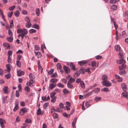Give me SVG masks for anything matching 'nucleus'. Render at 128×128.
<instances>
[{"label":"nucleus","instance_id":"f257e3e1","mask_svg":"<svg viewBox=\"0 0 128 128\" xmlns=\"http://www.w3.org/2000/svg\"><path fill=\"white\" fill-rule=\"evenodd\" d=\"M102 84L106 87H108L110 86L111 83L108 80L103 81L102 82Z\"/></svg>","mask_w":128,"mask_h":128},{"label":"nucleus","instance_id":"f03ea898","mask_svg":"<svg viewBox=\"0 0 128 128\" xmlns=\"http://www.w3.org/2000/svg\"><path fill=\"white\" fill-rule=\"evenodd\" d=\"M35 84V81L32 80H30L29 81L27 82L26 84L28 86H34Z\"/></svg>","mask_w":128,"mask_h":128},{"label":"nucleus","instance_id":"7ed1b4c3","mask_svg":"<svg viewBox=\"0 0 128 128\" xmlns=\"http://www.w3.org/2000/svg\"><path fill=\"white\" fill-rule=\"evenodd\" d=\"M27 111L28 109L25 108H24L20 110V114L21 115H23Z\"/></svg>","mask_w":128,"mask_h":128},{"label":"nucleus","instance_id":"20e7f679","mask_svg":"<svg viewBox=\"0 0 128 128\" xmlns=\"http://www.w3.org/2000/svg\"><path fill=\"white\" fill-rule=\"evenodd\" d=\"M6 123V122L4 120L0 118V125L2 128H3L4 127V124Z\"/></svg>","mask_w":128,"mask_h":128},{"label":"nucleus","instance_id":"39448f33","mask_svg":"<svg viewBox=\"0 0 128 128\" xmlns=\"http://www.w3.org/2000/svg\"><path fill=\"white\" fill-rule=\"evenodd\" d=\"M56 86V83H52L50 84L49 86V88L50 90H52Z\"/></svg>","mask_w":128,"mask_h":128},{"label":"nucleus","instance_id":"423d86ee","mask_svg":"<svg viewBox=\"0 0 128 128\" xmlns=\"http://www.w3.org/2000/svg\"><path fill=\"white\" fill-rule=\"evenodd\" d=\"M63 68L66 73L68 74L70 72V70L68 67L65 66H64Z\"/></svg>","mask_w":128,"mask_h":128},{"label":"nucleus","instance_id":"0eeeda50","mask_svg":"<svg viewBox=\"0 0 128 128\" xmlns=\"http://www.w3.org/2000/svg\"><path fill=\"white\" fill-rule=\"evenodd\" d=\"M120 60H118L116 61V62L118 63H119L120 64H122L124 63L125 62V60L123 59V58L122 59H120Z\"/></svg>","mask_w":128,"mask_h":128},{"label":"nucleus","instance_id":"6e6552de","mask_svg":"<svg viewBox=\"0 0 128 128\" xmlns=\"http://www.w3.org/2000/svg\"><path fill=\"white\" fill-rule=\"evenodd\" d=\"M8 86H4L2 89V91L4 94L8 93Z\"/></svg>","mask_w":128,"mask_h":128},{"label":"nucleus","instance_id":"1a4fd4ad","mask_svg":"<svg viewBox=\"0 0 128 128\" xmlns=\"http://www.w3.org/2000/svg\"><path fill=\"white\" fill-rule=\"evenodd\" d=\"M87 62L86 60H83L79 62L78 63L81 66H83L84 64H86Z\"/></svg>","mask_w":128,"mask_h":128},{"label":"nucleus","instance_id":"9d476101","mask_svg":"<svg viewBox=\"0 0 128 128\" xmlns=\"http://www.w3.org/2000/svg\"><path fill=\"white\" fill-rule=\"evenodd\" d=\"M18 103L17 101H16L15 103V106L13 109V111L15 112L18 108Z\"/></svg>","mask_w":128,"mask_h":128},{"label":"nucleus","instance_id":"9b49d317","mask_svg":"<svg viewBox=\"0 0 128 128\" xmlns=\"http://www.w3.org/2000/svg\"><path fill=\"white\" fill-rule=\"evenodd\" d=\"M122 88L124 91H125L127 89L126 85L124 83H122L121 84Z\"/></svg>","mask_w":128,"mask_h":128},{"label":"nucleus","instance_id":"f8f14e48","mask_svg":"<svg viewBox=\"0 0 128 128\" xmlns=\"http://www.w3.org/2000/svg\"><path fill=\"white\" fill-rule=\"evenodd\" d=\"M6 66L7 69L6 70V71H7L8 72L10 73V68L11 66L10 64H7L6 65Z\"/></svg>","mask_w":128,"mask_h":128},{"label":"nucleus","instance_id":"ddd939ff","mask_svg":"<svg viewBox=\"0 0 128 128\" xmlns=\"http://www.w3.org/2000/svg\"><path fill=\"white\" fill-rule=\"evenodd\" d=\"M124 55V53L122 51H120L119 54V57L120 59H122L123 58V56Z\"/></svg>","mask_w":128,"mask_h":128},{"label":"nucleus","instance_id":"4468645a","mask_svg":"<svg viewBox=\"0 0 128 128\" xmlns=\"http://www.w3.org/2000/svg\"><path fill=\"white\" fill-rule=\"evenodd\" d=\"M17 72L18 76H20L24 74V72L20 70L17 71Z\"/></svg>","mask_w":128,"mask_h":128},{"label":"nucleus","instance_id":"2eb2a0df","mask_svg":"<svg viewBox=\"0 0 128 128\" xmlns=\"http://www.w3.org/2000/svg\"><path fill=\"white\" fill-rule=\"evenodd\" d=\"M58 80L56 78H52L51 79L50 82L53 83H56V82H57Z\"/></svg>","mask_w":128,"mask_h":128},{"label":"nucleus","instance_id":"dca6fc26","mask_svg":"<svg viewBox=\"0 0 128 128\" xmlns=\"http://www.w3.org/2000/svg\"><path fill=\"white\" fill-rule=\"evenodd\" d=\"M29 78H30V80H33L35 78L34 76L31 73H30L29 74Z\"/></svg>","mask_w":128,"mask_h":128},{"label":"nucleus","instance_id":"f3484780","mask_svg":"<svg viewBox=\"0 0 128 128\" xmlns=\"http://www.w3.org/2000/svg\"><path fill=\"white\" fill-rule=\"evenodd\" d=\"M126 68V66L124 64H123L121 66H120L119 67L120 70H121L122 69H125Z\"/></svg>","mask_w":128,"mask_h":128},{"label":"nucleus","instance_id":"a211bd4d","mask_svg":"<svg viewBox=\"0 0 128 128\" xmlns=\"http://www.w3.org/2000/svg\"><path fill=\"white\" fill-rule=\"evenodd\" d=\"M115 76L116 78L118 79V81L119 82H121L122 80V78H120L118 75H116Z\"/></svg>","mask_w":128,"mask_h":128},{"label":"nucleus","instance_id":"6ab92c4d","mask_svg":"<svg viewBox=\"0 0 128 128\" xmlns=\"http://www.w3.org/2000/svg\"><path fill=\"white\" fill-rule=\"evenodd\" d=\"M70 66L73 70H76V69L75 68V66L72 63H70Z\"/></svg>","mask_w":128,"mask_h":128},{"label":"nucleus","instance_id":"aec40b11","mask_svg":"<svg viewBox=\"0 0 128 128\" xmlns=\"http://www.w3.org/2000/svg\"><path fill=\"white\" fill-rule=\"evenodd\" d=\"M110 8L113 11L116 10L117 8L116 6L114 4L112 5L110 7Z\"/></svg>","mask_w":128,"mask_h":128},{"label":"nucleus","instance_id":"412c9836","mask_svg":"<svg viewBox=\"0 0 128 128\" xmlns=\"http://www.w3.org/2000/svg\"><path fill=\"white\" fill-rule=\"evenodd\" d=\"M116 40H118L121 37V34H120V36L118 37V32L116 30Z\"/></svg>","mask_w":128,"mask_h":128},{"label":"nucleus","instance_id":"4be33fe9","mask_svg":"<svg viewBox=\"0 0 128 128\" xmlns=\"http://www.w3.org/2000/svg\"><path fill=\"white\" fill-rule=\"evenodd\" d=\"M31 24L30 22H27L26 25V26L27 28H29L31 26Z\"/></svg>","mask_w":128,"mask_h":128},{"label":"nucleus","instance_id":"5701e85b","mask_svg":"<svg viewBox=\"0 0 128 128\" xmlns=\"http://www.w3.org/2000/svg\"><path fill=\"white\" fill-rule=\"evenodd\" d=\"M7 98V96H4L3 98V102L4 103H5L8 102Z\"/></svg>","mask_w":128,"mask_h":128},{"label":"nucleus","instance_id":"b1692460","mask_svg":"<svg viewBox=\"0 0 128 128\" xmlns=\"http://www.w3.org/2000/svg\"><path fill=\"white\" fill-rule=\"evenodd\" d=\"M115 48L116 51H119L120 50V47L119 45L117 44L115 46Z\"/></svg>","mask_w":128,"mask_h":128},{"label":"nucleus","instance_id":"393cba45","mask_svg":"<svg viewBox=\"0 0 128 128\" xmlns=\"http://www.w3.org/2000/svg\"><path fill=\"white\" fill-rule=\"evenodd\" d=\"M37 114L38 115L40 114L42 115L43 114V113L42 112L40 108H39L38 109Z\"/></svg>","mask_w":128,"mask_h":128},{"label":"nucleus","instance_id":"a878e982","mask_svg":"<svg viewBox=\"0 0 128 128\" xmlns=\"http://www.w3.org/2000/svg\"><path fill=\"white\" fill-rule=\"evenodd\" d=\"M107 76L105 75H103L102 77V79L103 81L107 80Z\"/></svg>","mask_w":128,"mask_h":128},{"label":"nucleus","instance_id":"bb28decb","mask_svg":"<svg viewBox=\"0 0 128 128\" xmlns=\"http://www.w3.org/2000/svg\"><path fill=\"white\" fill-rule=\"evenodd\" d=\"M35 53L36 55V56L38 58H40L41 57V55L40 54V52H35Z\"/></svg>","mask_w":128,"mask_h":128},{"label":"nucleus","instance_id":"cd10ccee","mask_svg":"<svg viewBox=\"0 0 128 128\" xmlns=\"http://www.w3.org/2000/svg\"><path fill=\"white\" fill-rule=\"evenodd\" d=\"M28 31L26 30L25 29H24L22 30V32L21 33L24 35L27 34Z\"/></svg>","mask_w":128,"mask_h":128},{"label":"nucleus","instance_id":"c85d7f7f","mask_svg":"<svg viewBox=\"0 0 128 128\" xmlns=\"http://www.w3.org/2000/svg\"><path fill=\"white\" fill-rule=\"evenodd\" d=\"M77 118H74L72 123V126L74 127L75 125L76 122V121Z\"/></svg>","mask_w":128,"mask_h":128},{"label":"nucleus","instance_id":"c756f323","mask_svg":"<svg viewBox=\"0 0 128 128\" xmlns=\"http://www.w3.org/2000/svg\"><path fill=\"white\" fill-rule=\"evenodd\" d=\"M119 72V74L121 75H122L123 74H125L126 73V72L125 70H120Z\"/></svg>","mask_w":128,"mask_h":128},{"label":"nucleus","instance_id":"7c9ffc66","mask_svg":"<svg viewBox=\"0 0 128 128\" xmlns=\"http://www.w3.org/2000/svg\"><path fill=\"white\" fill-rule=\"evenodd\" d=\"M52 98V99L51 101L52 102L54 103L56 101V98L55 96H51Z\"/></svg>","mask_w":128,"mask_h":128},{"label":"nucleus","instance_id":"2f4dec72","mask_svg":"<svg viewBox=\"0 0 128 128\" xmlns=\"http://www.w3.org/2000/svg\"><path fill=\"white\" fill-rule=\"evenodd\" d=\"M85 70L83 68H81L79 70L80 73L83 74L85 72Z\"/></svg>","mask_w":128,"mask_h":128},{"label":"nucleus","instance_id":"473e14b6","mask_svg":"<svg viewBox=\"0 0 128 128\" xmlns=\"http://www.w3.org/2000/svg\"><path fill=\"white\" fill-rule=\"evenodd\" d=\"M13 12L12 11L10 12H9L8 14V17L10 18L12 17V15L13 14Z\"/></svg>","mask_w":128,"mask_h":128},{"label":"nucleus","instance_id":"72a5a7b5","mask_svg":"<svg viewBox=\"0 0 128 128\" xmlns=\"http://www.w3.org/2000/svg\"><path fill=\"white\" fill-rule=\"evenodd\" d=\"M52 116L53 118L56 119L58 118V115L57 113H55L53 114Z\"/></svg>","mask_w":128,"mask_h":128},{"label":"nucleus","instance_id":"f704fd0d","mask_svg":"<svg viewBox=\"0 0 128 128\" xmlns=\"http://www.w3.org/2000/svg\"><path fill=\"white\" fill-rule=\"evenodd\" d=\"M25 122L26 123H32V121L31 119H27L25 120Z\"/></svg>","mask_w":128,"mask_h":128},{"label":"nucleus","instance_id":"c9c22d12","mask_svg":"<svg viewBox=\"0 0 128 128\" xmlns=\"http://www.w3.org/2000/svg\"><path fill=\"white\" fill-rule=\"evenodd\" d=\"M67 86L68 88H72L73 87V85L71 83H69V82H68Z\"/></svg>","mask_w":128,"mask_h":128},{"label":"nucleus","instance_id":"e433bc0d","mask_svg":"<svg viewBox=\"0 0 128 128\" xmlns=\"http://www.w3.org/2000/svg\"><path fill=\"white\" fill-rule=\"evenodd\" d=\"M56 66L57 68L58 69H60L62 68V66L61 64L59 63H58L57 64Z\"/></svg>","mask_w":128,"mask_h":128},{"label":"nucleus","instance_id":"4c0bfd02","mask_svg":"<svg viewBox=\"0 0 128 128\" xmlns=\"http://www.w3.org/2000/svg\"><path fill=\"white\" fill-rule=\"evenodd\" d=\"M32 27L33 28H36L37 29H39V27L38 25L36 24H34L32 25Z\"/></svg>","mask_w":128,"mask_h":128},{"label":"nucleus","instance_id":"58836bf2","mask_svg":"<svg viewBox=\"0 0 128 128\" xmlns=\"http://www.w3.org/2000/svg\"><path fill=\"white\" fill-rule=\"evenodd\" d=\"M75 80V79L73 78H71L69 80L68 82H69V83H72V82H74Z\"/></svg>","mask_w":128,"mask_h":128},{"label":"nucleus","instance_id":"ea45409f","mask_svg":"<svg viewBox=\"0 0 128 128\" xmlns=\"http://www.w3.org/2000/svg\"><path fill=\"white\" fill-rule=\"evenodd\" d=\"M11 76L10 74L6 75L5 76L6 78L8 79L10 78Z\"/></svg>","mask_w":128,"mask_h":128},{"label":"nucleus","instance_id":"a19ab883","mask_svg":"<svg viewBox=\"0 0 128 128\" xmlns=\"http://www.w3.org/2000/svg\"><path fill=\"white\" fill-rule=\"evenodd\" d=\"M57 86L59 87L62 88H63L64 87V85L61 83H60L57 84Z\"/></svg>","mask_w":128,"mask_h":128},{"label":"nucleus","instance_id":"79ce46f5","mask_svg":"<svg viewBox=\"0 0 128 128\" xmlns=\"http://www.w3.org/2000/svg\"><path fill=\"white\" fill-rule=\"evenodd\" d=\"M7 40L10 42H12L13 40V38H12L11 37H8L6 38Z\"/></svg>","mask_w":128,"mask_h":128},{"label":"nucleus","instance_id":"37998d69","mask_svg":"<svg viewBox=\"0 0 128 128\" xmlns=\"http://www.w3.org/2000/svg\"><path fill=\"white\" fill-rule=\"evenodd\" d=\"M122 94L123 96H127L128 95V94L127 92L124 91L122 93Z\"/></svg>","mask_w":128,"mask_h":128},{"label":"nucleus","instance_id":"c03bdc74","mask_svg":"<svg viewBox=\"0 0 128 128\" xmlns=\"http://www.w3.org/2000/svg\"><path fill=\"white\" fill-rule=\"evenodd\" d=\"M101 91L103 92H106L108 91L109 90L108 88H104L101 89Z\"/></svg>","mask_w":128,"mask_h":128},{"label":"nucleus","instance_id":"a18cd8bd","mask_svg":"<svg viewBox=\"0 0 128 128\" xmlns=\"http://www.w3.org/2000/svg\"><path fill=\"white\" fill-rule=\"evenodd\" d=\"M24 35H24V34H19L18 36V37L19 38H20V36H21V39H23L24 38Z\"/></svg>","mask_w":128,"mask_h":128},{"label":"nucleus","instance_id":"49530a36","mask_svg":"<svg viewBox=\"0 0 128 128\" xmlns=\"http://www.w3.org/2000/svg\"><path fill=\"white\" fill-rule=\"evenodd\" d=\"M63 115L64 116L68 118H69L70 116V114H68L66 112L63 113Z\"/></svg>","mask_w":128,"mask_h":128},{"label":"nucleus","instance_id":"de8ad7c7","mask_svg":"<svg viewBox=\"0 0 128 128\" xmlns=\"http://www.w3.org/2000/svg\"><path fill=\"white\" fill-rule=\"evenodd\" d=\"M16 65L18 67H20L21 66V63L19 61H16Z\"/></svg>","mask_w":128,"mask_h":128},{"label":"nucleus","instance_id":"09e8293b","mask_svg":"<svg viewBox=\"0 0 128 128\" xmlns=\"http://www.w3.org/2000/svg\"><path fill=\"white\" fill-rule=\"evenodd\" d=\"M36 32V30L34 29H31L29 30V32L31 34H32L33 33L35 32Z\"/></svg>","mask_w":128,"mask_h":128},{"label":"nucleus","instance_id":"8fccbe9b","mask_svg":"<svg viewBox=\"0 0 128 128\" xmlns=\"http://www.w3.org/2000/svg\"><path fill=\"white\" fill-rule=\"evenodd\" d=\"M91 64L92 66H95L96 64V62L95 61H92L91 62Z\"/></svg>","mask_w":128,"mask_h":128},{"label":"nucleus","instance_id":"3c124183","mask_svg":"<svg viewBox=\"0 0 128 128\" xmlns=\"http://www.w3.org/2000/svg\"><path fill=\"white\" fill-rule=\"evenodd\" d=\"M62 111V109L60 108H58L56 110V111L58 112H61Z\"/></svg>","mask_w":128,"mask_h":128},{"label":"nucleus","instance_id":"603ef678","mask_svg":"<svg viewBox=\"0 0 128 128\" xmlns=\"http://www.w3.org/2000/svg\"><path fill=\"white\" fill-rule=\"evenodd\" d=\"M14 14L16 16H19L20 12H18V10L17 11L15 12Z\"/></svg>","mask_w":128,"mask_h":128},{"label":"nucleus","instance_id":"864d4df0","mask_svg":"<svg viewBox=\"0 0 128 128\" xmlns=\"http://www.w3.org/2000/svg\"><path fill=\"white\" fill-rule=\"evenodd\" d=\"M81 86L83 88H85L84 84L83 82H81L80 83Z\"/></svg>","mask_w":128,"mask_h":128},{"label":"nucleus","instance_id":"5fc2aeb1","mask_svg":"<svg viewBox=\"0 0 128 128\" xmlns=\"http://www.w3.org/2000/svg\"><path fill=\"white\" fill-rule=\"evenodd\" d=\"M57 76V74L56 73L52 74L50 76L51 78H55Z\"/></svg>","mask_w":128,"mask_h":128},{"label":"nucleus","instance_id":"6e6d98bb","mask_svg":"<svg viewBox=\"0 0 128 128\" xmlns=\"http://www.w3.org/2000/svg\"><path fill=\"white\" fill-rule=\"evenodd\" d=\"M25 90L27 92H29L30 91V88L28 86L26 87L25 88Z\"/></svg>","mask_w":128,"mask_h":128},{"label":"nucleus","instance_id":"4d7b16f0","mask_svg":"<svg viewBox=\"0 0 128 128\" xmlns=\"http://www.w3.org/2000/svg\"><path fill=\"white\" fill-rule=\"evenodd\" d=\"M16 8V6H13L10 7L9 8V10H12Z\"/></svg>","mask_w":128,"mask_h":128},{"label":"nucleus","instance_id":"13d9d810","mask_svg":"<svg viewBox=\"0 0 128 128\" xmlns=\"http://www.w3.org/2000/svg\"><path fill=\"white\" fill-rule=\"evenodd\" d=\"M63 92L64 94H67L69 92V91L67 89H64L63 90Z\"/></svg>","mask_w":128,"mask_h":128},{"label":"nucleus","instance_id":"bf43d9fd","mask_svg":"<svg viewBox=\"0 0 128 128\" xmlns=\"http://www.w3.org/2000/svg\"><path fill=\"white\" fill-rule=\"evenodd\" d=\"M36 13L38 16L39 15L40 10L39 8H37L36 9Z\"/></svg>","mask_w":128,"mask_h":128},{"label":"nucleus","instance_id":"052dcab7","mask_svg":"<svg viewBox=\"0 0 128 128\" xmlns=\"http://www.w3.org/2000/svg\"><path fill=\"white\" fill-rule=\"evenodd\" d=\"M101 99V97L96 96L94 100L96 101H97L100 100Z\"/></svg>","mask_w":128,"mask_h":128},{"label":"nucleus","instance_id":"680f3d73","mask_svg":"<svg viewBox=\"0 0 128 128\" xmlns=\"http://www.w3.org/2000/svg\"><path fill=\"white\" fill-rule=\"evenodd\" d=\"M54 70L53 69H51L50 71L48 72V74H52Z\"/></svg>","mask_w":128,"mask_h":128},{"label":"nucleus","instance_id":"e2e57ef3","mask_svg":"<svg viewBox=\"0 0 128 128\" xmlns=\"http://www.w3.org/2000/svg\"><path fill=\"white\" fill-rule=\"evenodd\" d=\"M22 57V56L21 55H18L17 57V60H18L17 61H19L20 60Z\"/></svg>","mask_w":128,"mask_h":128},{"label":"nucleus","instance_id":"0e129e2a","mask_svg":"<svg viewBox=\"0 0 128 128\" xmlns=\"http://www.w3.org/2000/svg\"><path fill=\"white\" fill-rule=\"evenodd\" d=\"M34 48L36 50H39L40 48L39 46L36 45L35 46Z\"/></svg>","mask_w":128,"mask_h":128},{"label":"nucleus","instance_id":"69168bd1","mask_svg":"<svg viewBox=\"0 0 128 128\" xmlns=\"http://www.w3.org/2000/svg\"><path fill=\"white\" fill-rule=\"evenodd\" d=\"M85 106L87 108L89 107L90 106V102H86L85 104Z\"/></svg>","mask_w":128,"mask_h":128},{"label":"nucleus","instance_id":"338daca9","mask_svg":"<svg viewBox=\"0 0 128 128\" xmlns=\"http://www.w3.org/2000/svg\"><path fill=\"white\" fill-rule=\"evenodd\" d=\"M8 34L11 37L12 36V31L10 30H8Z\"/></svg>","mask_w":128,"mask_h":128},{"label":"nucleus","instance_id":"774afa93","mask_svg":"<svg viewBox=\"0 0 128 128\" xmlns=\"http://www.w3.org/2000/svg\"><path fill=\"white\" fill-rule=\"evenodd\" d=\"M25 20L27 22H30V18L28 17H26L25 18Z\"/></svg>","mask_w":128,"mask_h":128}]
</instances>
